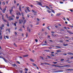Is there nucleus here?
I'll return each instance as SVG.
<instances>
[{
    "mask_svg": "<svg viewBox=\"0 0 73 73\" xmlns=\"http://www.w3.org/2000/svg\"><path fill=\"white\" fill-rule=\"evenodd\" d=\"M6 16L7 19H8V18L9 19V21H11V20H14V19L12 17L10 16L8 17V16L7 14H6Z\"/></svg>",
    "mask_w": 73,
    "mask_h": 73,
    "instance_id": "f257e3e1",
    "label": "nucleus"
},
{
    "mask_svg": "<svg viewBox=\"0 0 73 73\" xmlns=\"http://www.w3.org/2000/svg\"><path fill=\"white\" fill-rule=\"evenodd\" d=\"M37 5H40V6L42 7V4H41V2H38V3H37Z\"/></svg>",
    "mask_w": 73,
    "mask_h": 73,
    "instance_id": "f03ea898",
    "label": "nucleus"
},
{
    "mask_svg": "<svg viewBox=\"0 0 73 73\" xmlns=\"http://www.w3.org/2000/svg\"><path fill=\"white\" fill-rule=\"evenodd\" d=\"M22 23H23V20H21L20 19L19 21V24H22Z\"/></svg>",
    "mask_w": 73,
    "mask_h": 73,
    "instance_id": "7ed1b4c3",
    "label": "nucleus"
},
{
    "mask_svg": "<svg viewBox=\"0 0 73 73\" xmlns=\"http://www.w3.org/2000/svg\"><path fill=\"white\" fill-rule=\"evenodd\" d=\"M13 11V7H12L11 8V10H9L10 14H12V12Z\"/></svg>",
    "mask_w": 73,
    "mask_h": 73,
    "instance_id": "20e7f679",
    "label": "nucleus"
},
{
    "mask_svg": "<svg viewBox=\"0 0 73 73\" xmlns=\"http://www.w3.org/2000/svg\"><path fill=\"white\" fill-rule=\"evenodd\" d=\"M29 27H28L27 28V31H29V32L31 33V30H30V29L29 28Z\"/></svg>",
    "mask_w": 73,
    "mask_h": 73,
    "instance_id": "39448f33",
    "label": "nucleus"
},
{
    "mask_svg": "<svg viewBox=\"0 0 73 73\" xmlns=\"http://www.w3.org/2000/svg\"><path fill=\"white\" fill-rule=\"evenodd\" d=\"M2 58L4 60L5 62H8V60H6L5 58Z\"/></svg>",
    "mask_w": 73,
    "mask_h": 73,
    "instance_id": "423d86ee",
    "label": "nucleus"
},
{
    "mask_svg": "<svg viewBox=\"0 0 73 73\" xmlns=\"http://www.w3.org/2000/svg\"><path fill=\"white\" fill-rule=\"evenodd\" d=\"M23 56L24 57H28V54L23 55Z\"/></svg>",
    "mask_w": 73,
    "mask_h": 73,
    "instance_id": "0eeeda50",
    "label": "nucleus"
},
{
    "mask_svg": "<svg viewBox=\"0 0 73 73\" xmlns=\"http://www.w3.org/2000/svg\"><path fill=\"white\" fill-rule=\"evenodd\" d=\"M63 46H68V44H65L64 43L63 44Z\"/></svg>",
    "mask_w": 73,
    "mask_h": 73,
    "instance_id": "6e6552de",
    "label": "nucleus"
},
{
    "mask_svg": "<svg viewBox=\"0 0 73 73\" xmlns=\"http://www.w3.org/2000/svg\"><path fill=\"white\" fill-rule=\"evenodd\" d=\"M45 7H46V8H47V9H49V10H51V9H50V8L48 7V6H46Z\"/></svg>",
    "mask_w": 73,
    "mask_h": 73,
    "instance_id": "1a4fd4ad",
    "label": "nucleus"
},
{
    "mask_svg": "<svg viewBox=\"0 0 73 73\" xmlns=\"http://www.w3.org/2000/svg\"><path fill=\"white\" fill-rule=\"evenodd\" d=\"M19 10L21 11V12H22V10H21V5H20L19 6Z\"/></svg>",
    "mask_w": 73,
    "mask_h": 73,
    "instance_id": "9d476101",
    "label": "nucleus"
},
{
    "mask_svg": "<svg viewBox=\"0 0 73 73\" xmlns=\"http://www.w3.org/2000/svg\"><path fill=\"white\" fill-rule=\"evenodd\" d=\"M30 61H32V62H35V60H33L32 58H30Z\"/></svg>",
    "mask_w": 73,
    "mask_h": 73,
    "instance_id": "9b49d317",
    "label": "nucleus"
},
{
    "mask_svg": "<svg viewBox=\"0 0 73 73\" xmlns=\"http://www.w3.org/2000/svg\"><path fill=\"white\" fill-rule=\"evenodd\" d=\"M5 11H6V9H4L2 11L3 13H5Z\"/></svg>",
    "mask_w": 73,
    "mask_h": 73,
    "instance_id": "f8f14e48",
    "label": "nucleus"
},
{
    "mask_svg": "<svg viewBox=\"0 0 73 73\" xmlns=\"http://www.w3.org/2000/svg\"><path fill=\"white\" fill-rule=\"evenodd\" d=\"M32 11L34 13H37V11H34L33 10H32Z\"/></svg>",
    "mask_w": 73,
    "mask_h": 73,
    "instance_id": "ddd939ff",
    "label": "nucleus"
},
{
    "mask_svg": "<svg viewBox=\"0 0 73 73\" xmlns=\"http://www.w3.org/2000/svg\"><path fill=\"white\" fill-rule=\"evenodd\" d=\"M64 67H68V66H69V67H70L71 66L70 65H64Z\"/></svg>",
    "mask_w": 73,
    "mask_h": 73,
    "instance_id": "4468645a",
    "label": "nucleus"
},
{
    "mask_svg": "<svg viewBox=\"0 0 73 73\" xmlns=\"http://www.w3.org/2000/svg\"><path fill=\"white\" fill-rule=\"evenodd\" d=\"M23 24H25V23H26V20H24L23 21Z\"/></svg>",
    "mask_w": 73,
    "mask_h": 73,
    "instance_id": "2eb2a0df",
    "label": "nucleus"
},
{
    "mask_svg": "<svg viewBox=\"0 0 73 73\" xmlns=\"http://www.w3.org/2000/svg\"><path fill=\"white\" fill-rule=\"evenodd\" d=\"M44 51H46V52H50V51L49 50H45Z\"/></svg>",
    "mask_w": 73,
    "mask_h": 73,
    "instance_id": "dca6fc26",
    "label": "nucleus"
},
{
    "mask_svg": "<svg viewBox=\"0 0 73 73\" xmlns=\"http://www.w3.org/2000/svg\"><path fill=\"white\" fill-rule=\"evenodd\" d=\"M47 11L48 13H51V11L49 10H47Z\"/></svg>",
    "mask_w": 73,
    "mask_h": 73,
    "instance_id": "f3484780",
    "label": "nucleus"
},
{
    "mask_svg": "<svg viewBox=\"0 0 73 73\" xmlns=\"http://www.w3.org/2000/svg\"><path fill=\"white\" fill-rule=\"evenodd\" d=\"M56 52H62V51L59 50H56Z\"/></svg>",
    "mask_w": 73,
    "mask_h": 73,
    "instance_id": "a211bd4d",
    "label": "nucleus"
},
{
    "mask_svg": "<svg viewBox=\"0 0 73 73\" xmlns=\"http://www.w3.org/2000/svg\"><path fill=\"white\" fill-rule=\"evenodd\" d=\"M67 54H73V53H71V52H68L67 53Z\"/></svg>",
    "mask_w": 73,
    "mask_h": 73,
    "instance_id": "6ab92c4d",
    "label": "nucleus"
},
{
    "mask_svg": "<svg viewBox=\"0 0 73 73\" xmlns=\"http://www.w3.org/2000/svg\"><path fill=\"white\" fill-rule=\"evenodd\" d=\"M12 65H13V66H16V64H12Z\"/></svg>",
    "mask_w": 73,
    "mask_h": 73,
    "instance_id": "aec40b11",
    "label": "nucleus"
},
{
    "mask_svg": "<svg viewBox=\"0 0 73 73\" xmlns=\"http://www.w3.org/2000/svg\"><path fill=\"white\" fill-rule=\"evenodd\" d=\"M44 64H45V65H49L50 64H48V63L46 62H44Z\"/></svg>",
    "mask_w": 73,
    "mask_h": 73,
    "instance_id": "412c9836",
    "label": "nucleus"
},
{
    "mask_svg": "<svg viewBox=\"0 0 73 73\" xmlns=\"http://www.w3.org/2000/svg\"><path fill=\"white\" fill-rule=\"evenodd\" d=\"M61 15V13H58L57 15V16H60V15Z\"/></svg>",
    "mask_w": 73,
    "mask_h": 73,
    "instance_id": "4be33fe9",
    "label": "nucleus"
},
{
    "mask_svg": "<svg viewBox=\"0 0 73 73\" xmlns=\"http://www.w3.org/2000/svg\"><path fill=\"white\" fill-rule=\"evenodd\" d=\"M50 10L51 11H52V12H53V13H55V12H54V10H53L51 9Z\"/></svg>",
    "mask_w": 73,
    "mask_h": 73,
    "instance_id": "5701e85b",
    "label": "nucleus"
},
{
    "mask_svg": "<svg viewBox=\"0 0 73 73\" xmlns=\"http://www.w3.org/2000/svg\"><path fill=\"white\" fill-rule=\"evenodd\" d=\"M2 19L3 20H4V16L3 15H2Z\"/></svg>",
    "mask_w": 73,
    "mask_h": 73,
    "instance_id": "b1692460",
    "label": "nucleus"
},
{
    "mask_svg": "<svg viewBox=\"0 0 73 73\" xmlns=\"http://www.w3.org/2000/svg\"><path fill=\"white\" fill-rule=\"evenodd\" d=\"M56 48H59V49H61V47H59L58 46H56Z\"/></svg>",
    "mask_w": 73,
    "mask_h": 73,
    "instance_id": "393cba45",
    "label": "nucleus"
},
{
    "mask_svg": "<svg viewBox=\"0 0 73 73\" xmlns=\"http://www.w3.org/2000/svg\"><path fill=\"white\" fill-rule=\"evenodd\" d=\"M67 70H73V69H68Z\"/></svg>",
    "mask_w": 73,
    "mask_h": 73,
    "instance_id": "a878e982",
    "label": "nucleus"
},
{
    "mask_svg": "<svg viewBox=\"0 0 73 73\" xmlns=\"http://www.w3.org/2000/svg\"><path fill=\"white\" fill-rule=\"evenodd\" d=\"M44 45H46L47 46H48V45H47L46 44H42V46H44Z\"/></svg>",
    "mask_w": 73,
    "mask_h": 73,
    "instance_id": "bb28decb",
    "label": "nucleus"
},
{
    "mask_svg": "<svg viewBox=\"0 0 73 73\" xmlns=\"http://www.w3.org/2000/svg\"><path fill=\"white\" fill-rule=\"evenodd\" d=\"M40 58H42V60H44V58H43V57H42V56H40Z\"/></svg>",
    "mask_w": 73,
    "mask_h": 73,
    "instance_id": "cd10ccee",
    "label": "nucleus"
},
{
    "mask_svg": "<svg viewBox=\"0 0 73 73\" xmlns=\"http://www.w3.org/2000/svg\"><path fill=\"white\" fill-rule=\"evenodd\" d=\"M69 27H70L71 28H73V26H71L70 25H69Z\"/></svg>",
    "mask_w": 73,
    "mask_h": 73,
    "instance_id": "c85d7f7f",
    "label": "nucleus"
},
{
    "mask_svg": "<svg viewBox=\"0 0 73 73\" xmlns=\"http://www.w3.org/2000/svg\"><path fill=\"white\" fill-rule=\"evenodd\" d=\"M18 13L20 15V16H21V14L20 13V12H18Z\"/></svg>",
    "mask_w": 73,
    "mask_h": 73,
    "instance_id": "c756f323",
    "label": "nucleus"
},
{
    "mask_svg": "<svg viewBox=\"0 0 73 73\" xmlns=\"http://www.w3.org/2000/svg\"><path fill=\"white\" fill-rule=\"evenodd\" d=\"M33 65L34 66H36V67H37V65L35 64H33Z\"/></svg>",
    "mask_w": 73,
    "mask_h": 73,
    "instance_id": "7c9ffc66",
    "label": "nucleus"
},
{
    "mask_svg": "<svg viewBox=\"0 0 73 73\" xmlns=\"http://www.w3.org/2000/svg\"><path fill=\"white\" fill-rule=\"evenodd\" d=\"M6 38H7V39H9V37H8V36H6Z\"/></svg>",
    "mask_w": 73,
    "mask_h": 73,
    "instance_id": "2f4dec72",
    "label": "nucleus"
},
{
    "mask_svg": "<svg viewBox=\"0 0 73 73\" xmlns=\"http://www.w3.org/2000/svg\"><path fill=\"white\" fill-rule=\"evenodd\" d=\"M5 2H3V5H5Z\"/></svg>",
    "mask_w": 73,
    "mask_h": 73,
    "instance_id": "473e14b6",
    "label": "nucleus"
},
{
    "mask_svg": "<svg viewBox=\"0 0 73 73\" xmlns=\"http://www.w3.org/2000/svg\"><path fill=\"white\" fill-rule=\"evenodd\" d=\"M19 19V17H16V19Z\"/></svg>",
    "mask_w": 73,
    "mask_h": 73,
    "instance_id": "72a5a7b5",
    "label": "nucleus"
},
{
    "mask_svg": "<svg viewBox=\"0 0 73 73\" xmlns=\"http://www.w3.org/2000/svg\"><path fill=\"white\" fill-rule=\"evenodd\" d=\"M47 57H48V58H51V57H50V56H49L48 55L47 56Z\"/></svg>",
    "mask_w": 73,
    "mask_h": 73,
    "instance_id": "f704fd0d",
    "label": "nucleus"
},
{
    "mask_svg": "<svg viewBox=\"0 0 73 73\" xmlns=\"http://www.w3.org/2000/svg\"><path fill=\"white\" fill-rule=\"evenodd\" d=\"M7 27H9V23H8L7 24Z\"/></svg>",
    "mask_w": 73,
    "mask_h": 73,
    "instance_id": "c9c22d12",
    "label": "nucleus"
},
{
    "mask_svg": "<svg viewBox=\"0 0 73 73\" xmlns=\"http://www.w3.org/2000/svg\"><path fill=\"white\" fill-rule=\"evenodd\" d=\"M65 38L67 39V38H69V37L68 36H65Z\"/></svg>",
    "mask_w": 73,
    "mask_h": 73,
    "instance_id": "e433bc0d",
    "label": "nucleus"
},
{
    "mask_svg": "<svg viewBox=\"0 0 73 73\" xmlns=\"http://www.w3.org/2000/svg\"><path fill=\"white\" fill-rule=\"evenodd\" d=\"M3 21H4V22H7V20H5V19H3Z\"/></svg>",
    "mask_w": 73,
    "mask_h": 73,
    "instance_id": "4c0bfd02",
    "label": "nucleus"
},
{
    "mask_svg": "<svg viewBox=\"0 0 73 73\" xmlns=\"http://www.w3.org/2000/svg\"><path fill=\"white\" fill-rule=\"evenodd\" d=\"M8 31L9 33H10V29H8Z\"/></svg>",
    "mask_w": 73,
    "mask_h": 73,
    "instance_id": "58836bf2",
    "label": "nucleus"
},
{
    "mask_svg": "<svg viewBox=\"0 0 73 73\" xmlns=\"http://www.w3.org/2000/svg\"><path fill=\"white\" fill-rule=\"evenodd\" d=\"M25 70H26V71H28V69H27L26 68H25Z\"/></svg>",
    "mask_w": 73,
    "mask_h": 73,
    "instance_id": "ea45409f",
    "label": "nucleus"
},
{
    "mask_svg": "<svg viewBox=\"0 0 73 73\" xmlns=\"http://www.w3.org/2000/svg\"><path fill=\"white\" fill-rule=\"evenodd\" d=\"M2 36H0V38L1 39V40H2Z\"/></svg>",
    "mask_w": 73,
    "mask_h": 73,
    "instance_id": "a19ab883",
    "label": "nucleus"
},
{
    "mask_svg": "<svg viewBox=\"0 0 73 73\" xmlns=\"http://www.w3.org/2000/svg\"><path fill=\"white\" fill-rule=\"evenodd\" d=\"M21 14L22 15V16H23V17H24V15H23V13H21Z\"/></svg>",
    "mask_w": 73,
    "mask_h": 73,
    "instance_id": "79ce46f5",
    "label": "nucleus"
},
{
    "mask_svg": "<svg viewBox=\"0 0 73 73\" xmlns=\"http://www.w3.org/2000/svg\"><path fill=\"white\" fill-rule=\"evenodd\" d=\"M44 43L45 44H48V43H47V42H46V41H44Z\"/></svg>",
    "mask_w": 73,
    "mask_h": 73,
    "instance_id": "37998d69",
    "label": "nucleus"
},
{
    "mask_svg": "<svg viewBox=\"0 0 73 73\" xmlns=\"http://www.w3.org/2000/svg\"><path fill=\"white\" fill-rule=\"evenodd\" d=\"M67 55V54H65V53L63 54V55H64V56H66Z\"/></svg>",
    "mask_w": 73,
    "mask_h": 73,
    "instance_id": "c03bdc74",
    "label": "nucleus"
},
{
    "mask_svg": "<svg viewBox=\"0 0 73 73\" xmlns=\"http://www.w3.org/2000/svg\"><path fill=\"white\" fill-rule=\"evenodd\" d=\"M17 63H18V64H20V62H19L18 61H17Z\"/></svg>",
    "mask_w": 73,
    "mask_h": 73,
    "instance_id": "a18cd8bd",
    "label": "nucleus"
},
{
    "mask_svg": "<svg viewBox=\"0 0 73 73\" xmlns=\"http://www.w3.org/2000/svg\"><path fill=\"white\" fill-rule=\"evenodd\" d=\"M69 34H73V33H72L71 32H70H70H69Z\"/></svg>",
    "mask_w": 73,
    "mask_h": 73,
    "instance_id": "49530a36",
    "label": "nucleus"
},
{
    "mask_svg": "<svg viewBox=\"0 0 73 73\" xmlns=\"http://www.w3.org/2000/svg\"><path fill=\"white\" fill-rule=\"evenodd\" d=\"M56 66L57 67H58V68H60V66H57V65H56Z\"/></svg>",
    "mask_w": 73,
    "mask_h": 73,
    "instance_id": "de8ad7c7",
    "label": "nucleus"
},
{
    "mask_svg": "<svg viewBox=\"0 0 73 73\" xmlns=\"http://www.w3.org/2000/svg\"><path fill=\"white\" fill-rule=\"evenodd\" d=\"M14 45L15 46H16V47H17V45H16V44L15 43H14Z\"/></svg>",
    "mask_w": 73,
    "mask_h": 73,
    "instance_id": "09e8293b",
    "label": "nucleus"
},
{
    "mask_svg": "<svg viewBox=\"0 0 73 73\" xmlns=\"http://www.w3.org/2000/svg\"><path fill=\"white\" fill-rule=\"evenodd\" d=\"M52 66H56V65H55V64H53L52 65Z\"/></svg>",
    "mask_w": 73,
    "mask_h": 73,
    "instance_id": "8fccbe9b",
    "label": "nucleus"
},
{
    "mask_svg": "<svg viewBox=\"0 0 73 73\" xmlns=\"http://www.w3.org/2000/svg\"><path fill=\"white\" fill-rule=\"evenodd\" d=\"M63 72V71H62V70H59L58 71V72Z\"/></svg>",
    "mask_w": 73,
    "mask_h": 73,
    "instance_id": "3c124183",
    "label": "nucleus"
},
{
    "mask_svg": "<svg viewBox=\"0 0 73 73\" xmlns=\"http://www.w3.org/2000/svg\"><path fill=\"white\" fill-rule=\"evenodd\" d=\"M45 35H46L48 34V33L46 32H45Z\"/></svg>",
    "mask_w": 73,
    "mask_h": 73,
    "instance_id": "603ef678",
    "label": "nucleus"
},
{
    "mask_svg": "<svg viewBox=\"0 0 73 73\" xmlns=\"http://www.w3.org/2000/svg\"><path fill=\"white\" fill-rule=\"evenodd\" d=\"M4 27V24H3L2 25V27Z\"/></svg>",
    "mask_w": 73,
    "mask_h": 73,
    "instance_id": "864d4df0",
    "label": "nucleus"
},
{
    "mask_svg": "<svg viewBox=\"0 0 73 73\" xmlns=\"http://www.w3.org/2000/svg\"><path fill=\"white\" fill-rule=\"evenodd\" d=\"M35 41L36 42H37L38 41V40H37V39H36L35 40Z\"/></svg>",
    "mask_w": 73,
    "mask_h": 73,
    "instance_id": "5fc2aeb1",
    "label": "nucleus"
},
{
    "mask_svg": "<svg viewBox=\"0 0 73 73\" xmlns=\"http://www.w3.org/2000/svg\"><path fill=\"white\" fill-rule=\"evenodd\" d=\"M60 68H65V66H60Z\"/></svg>",
    "mask_w": 73,
    "mask_h": 73,
    "instance_id": "6e6d98bb",
    "label": "nucleus"
},
{
    "mask_svg": "<svg viewBox=\"0 0 73 73\" xmlns=\"http://www.w3.org/2000/svg\"><path fill=\"white\" fill-rule=\"evenodd\" d=\"M57 62H53V63L54 64H57Z\"/></svg>",
    "mask_w": 73,
    "mask_h": 73,
    "instance_id": "4d7b16f0",
    "label": "nucleus"
},
{
    "mask_svg": "<svg viewBox=\"0 0 73 73\" xmlns=\"http://www.w3.org/2000/svg\"><path fill=\"white\" fill-rule=\"evenodd\" d=\"M11 16H12V17H15V15H11Z\"/></svg>",
    "mask_w": 73,
    "mask_h": 73,
    "instance_id": "13d9d810",
    "label": "nucleus"
},
{
    "mask_svg": "<svg viewBox=\"0 0 73 73\" xmlns=\"http://www.w3.org/2000/svg\"><path fill=\"white\" fill-rule=\"evenodd\" d=\"M37 21H40V20L38 18H37Z\"/></svg>",
    "mask_w": 73,
    "mask_h": 73,
    "instance_id": "bf43d9fd",
    "label": "nucleus"
},
{
    "mask_svg": "<svg viewBox=\"0 0 73 73\" xmlns=\"http://www.w3.org/2000/svg\"><path fill=\"white\" fill-rule=\"evenodd\" d=\"M26 37L27 38L28 37V33H26Z\"/></svg>",
    "mask_w": 73,
    "mask_h": 73,
    "instance_id": "052dcab7",
    "label": "nucleus"
},
{
    "mask_svg": "<svg viewBox=\"0 0 73 73\" xmlns=\"http://www.w3.org/2000/svg\"><path fill=\"white\" fill-rule=\"evenodd\" d=\"M19 31H21H21H22V30H21V29H19Z\"/></svg>",
    "mask_w": 73,
    "mask_h": 73,
    "instance_id": "680f3d73",
    "label": "nucleus"
},
{
    "mask_svg": "<svg viewBox=\"0 0 73 73\" xmlns=\"http://www.w3.org/2000/svg\"><path fill=\"white\" fill-rule=\"evenodd\" d=\"M51 55L52 56H54V55L53 54H51Z\"/></svg>",
    "mask_w": 73,
    "mask_h": 73,
    "instance_id": "e2e57ef3",
    "label": "nucleus"
},
{
    "mask_svg": "<svg viewBox=\"0 0 73 73\" xmlns=\"http://www.w3.org/2000/svg\"><path fill=\"white\" fill-rule=\"evenodd\" d=\"M49 41H50V42H53V40H50Z\"/></svg>",
    "mask_w": 73,
    "mask_h": 73,
    "instance_id": "0e129e2a",
    "label": "nucleus"
},
{
    "mask_svg": "<svg viewBox=\"0 0 73 73\" xmlns=\"http://www.w3.org/2000/svg\"><path fill=\"white\" fill-rule=\"evenodd\" d=\"M26 8H27V9H29V7H27Z\"/></svg>",
    "mask_w": 73,
    "mask_h": 73,
    "instance_id": "69168bd1",
    "label": "nucleus"
},
{
    "mask_svg": "<svg viewBox=\"0 0 73 73\" xmlns=\"http://www.w3.org/2000/svg\"><path fill=\"white\" fill-rule=\"evenodd\" d=\"M27 17H29V15H27Z\"/></svg>",
    "mask_w": 73,
    "mask_h": 73,
    "instance_id": "338daca9",
    "label": "nucleus"
},
{
    "mask_svg": "<svg viewBox=\"0 0 73 73\" xmlns=\"http://www.w3.org/2000/svg\"><path fill=\"white\" fill-rule=\"evenodd\" d=\"M20 72L21 73H23V71L21 70V71H20Z\"/></svg>",
    "mask_w": 73,
    "mask_h": 73,
    "instance_id": "774afa93",
    "label": "nucleus"
}]
</instances>
